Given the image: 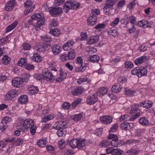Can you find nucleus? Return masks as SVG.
I'll list each match as a JSON object with an SVG mask.
<instances>
[{
    "label": "nucleus",
    "instance_id": "1",
    "mask_svg": "<svg viewBox=\"0 0 155 155\" xmlns=\"http://www.w3.org/2000/svg\"><path fill=\"white\" fill-rule=\"evenodd\" d=\"M28 78H21L15 77L12 81V85L15 87L18 88L22 86L24 83L28 82Z\"/></svg>",
    "mask_w": 155,
    "mask_h": 155
},
{
    "label": "nucleus",
    "instance_id": "2",
    "mask_svg": "<svg viewBox=\"0 0 155 155\" xmlns=\"http://www.w3.org/2000/svg\"><path fill=\"white\" fill-rule=\"evenodd\" d=\"M80 5L79 3L75 1H69L64 4L63 8L65 12H68L70 9L77 8Z\"/></svg>",
    "mask_w": 155,
    "mask_h": 155
},
{
    "label": "nucleus",
    "instance_id": "3",
    "mask_svg": "<svg viewBox=\"0 0 155 155\" xmlns=\"http://www.w3.org/2000/svg\"><path fill=\"white\" fill-rule=\"evenodd\" d=\"M34 125V121L32 120L27 119L25 120L23 125H21L18 127V129L24 131Z\"/></svg>",
    "mask_w": 155,
    "mask_h": 155
},
{
    "label": "nucleus",
    "instance_id": "4",
    "mask_svg": "<svg viewBox=\"0 0 155 155\" xmlns=\"http://www.w3.org/2000/svg\"><path fill=\"white\" fill-rule=\"evenodd\" d=\"M19 94L18 90L12 89L8 91L5 94V99L10 101L17 96Z\"/></svg>",
    "mask_w": 155,
    "mask_h": 155
},
{
    "label": "nucleus",
    "instance_id": "5",
    "mask_svg": "<svg viewBox=\"0 0 155 155\" xmlns=\"http://www.w3.org/2000/svg\"><path fill=\"white\" fill-rule=\"evenodd\" d=\"M44 80L47 81H52L55 79L54 76L48 70H43L42 71Z\"/></svg>",
    "mask_w": 155,
    "mask_h": 155
},
{
    "label": "nucleus",
    "instance_id": "6",
    "mask_svg": "<svg viewBox=\"0 0 155 155\" xmlns=\"http://www.w3.org/2000/svg\"><path fill=\"white\" fill-rule=\"evenodd\" d=\"M50 46V44H49L44 43H40L36 46V49L38 52H43L49 50Z\"/></svg>",
    "mask_w": 155,
    "mask_h": 155
},
{
    "label": "nucleus",
    "instance_id": "7",
    "mask_svg": "<svg viewBox=\"0 0 155 155\" xmlns=\"http://www.w3.org/2000/svg\"><path fill=\"white\" fill-rule=\"evenodd\" d=\"M106 153L111 154V155H121L124 152L119 148L114 149L113 147H109L106 150Z\"/></svg>",
    "mask_w": 155,
    "mask_h": 155
},
{
    "label": "nucleus",
    "instance_id": "8",
    "mask_svg": "<svg viewBox=\"0 0 155 155\" xmlns=\"http://www.w3.org/2000/svg\"><path fill=\"white\" fill-rule=\"evenodd\" d=\"M25 5L26 8L24 13L25 14H28L32 11L34 8V6L32 2L30 0H28L25 3Z\"/></svg>",
    "mask_w": 155,
    "mask_h": 155
},
{
    "label": "nucleus",
    "instance_id": "9",
    "mask_svg": "<svg viewBox=\"0 0 155 155\" xmlns=\"http://www.w3.org/2000/svg\"><path fill=\"white\" fill-rule=\"evenodd\" d=\"M49 11L52 16L61 14L62 12V8L59 7H51L50 8Z\"/></svg>",
    "mask_w": 155,
    "mask_h": 155
},
{
    "label": "nucleus",
    "instance_id": "10",
    "mask_svg": "<svg viewBox=\"0 0 155 155\" xmlns=\"http://www.w3.org/2000/svg\"><path fill=\"white\" fill-rule=\"evenodd\" d=\"M74 44V42L73 40H69L63 45V49L65 51L70 50L72 48Z\"/></svg>",
    "mask_w": 155,
    "mask_h": 155
},
{
    "label": "nucleus",
    "instance_id": "11",
    "mask_svg": "<svg viewBox=\"0 0 155 155\" xmlns=\"http://www.w3.org/2000/svg\"><path fill=\"white\" fill-rule=\"evenodd\" d=\"M115 4L114 0H106L105 2V6L103 8L104 12L107 13L108 12L107 9L111 8Z\"/></svg>",
    "mask_w": 155,
    "mask_h": 155
},
{
    "label": "nucleus",
    "instance_id": "12",
    "mask_svg": "<svg viewBox=\"0 0 155 155\" xmlns=\"http://www.w3.org/2000/svg\"><path fill=\"white\" fill-rule=\"evenodd\" d=\"M140 114L138 113H137L133 117L130 118H129V116L127 115H125L121 116L119 118V120L120 121H122L124 120H129L130 121H133L136 119L139 116Z\"/></svg>",
    "mask_w": 155,
    "mask_h": 155
},
{
    "label": "nucleus",
    "instance_id": "13",
    "mask_svg": "<svg viewBox=\"0 0 155 155\" xmlns=\"http://www.w3.org/2000/svg\"><path fill=\"white\" fill-rule=\"evenodd\" d=\"M97 101V98L95 94L89 96L87 99V103L88 104L92 105L95 103Z\"/></svg>",
    "mask_w": 155,
    "mask_h": 155
},
{
    "label": "nucleus",
    "instance_id": "14",
    "mask_svg": "<svg viewBox=\"0 0 155 155\" xmlns=\"http://www.w3.org/2000/svg\"><path fill=\"white\" fill-rule=\"evenodd\" d=\"M97 20V16L95 15H93L87 18V24L88 25L93 26L96 23Z\"/></svg>",
    "mask_w": 155,
    "mask_h": 155
},
{
    "label": "nucleus",
    "instance_id": "15",
    "mask_svg": "<svg viewBox=\"0 0 155 155\" xmlns=\"http://www.w3.org/2000/svg\"><path fill=\"white\" fill-rule=\"evenodd\" d=\"M98 35L91 36L89 37L87 41V43L89 45H92L96 43L99 39Z\"/></svg>",
    "mask_w": 155,
    "mask_h": 155
},
{
    "label": "nucleus",
    "instance_id": "16",
    "mask_svg": "<svg viewBox=\"0 0 155 155\" xmlns=\"http://www.w3.org/2000/svg\"><path fill=\"white\" fill-rule=\"evenodd\" d=\"M101 121L104 124H108L112 122V117L109 116H104L100 118Z\"/></svg>",
    "mask_w": 155,
    "mask_h": 155
},
{
    "label": "nucleus",
    "instance_id": "17",
    "mask_svg": "<svg viewBox=\"0 0 155 155\" xmlns=\"http://www.w3.org/2000/svg\"><path fill=\"white\" fill-rule=\"evenodd\" d=\"M15 0H11L8 2L5 5V9L7 11L12 10L14 8L15 5Z\"/></svg>",
    "mask_w": 155,
    "mask_h": 155
},
{
    "label": "nucleus",
    "instance_id": "18",
    "mask_svg": "<svg viewBox=\"0 0 155 155\" xmlns=\"http://www.w3.org/2000/svg\"><path fill=\"white\" fill-rule=\"evenodd\" d=\"M48 67L51 70L56 71L58 70V68L56 66V63L52 61H49L47 63Z\"/></svg>",
    "mask_w": 155,
    "mask_h": 155
},
{
    "label": "nucleus",
    "instance_id": "19",
    "mask_svg": "<svg viewBox=\"0 0 155 155\" xmlns=\"http://www.w3.org/2000/svg\"><path fill=\"white\" fill-rule=\"evenodd\" d=\"M141 107H143L146 108L151 107L153 104V102L150 101H145L139 103Z\"/></svg>",
    "mask_w": 155,
    "mask_h": 155
},
{
    "label": "nucleus",
    "instance_id": "20",
    "mask_svg": "<svg viewBox=\"0 0 155 155\" xmlns=\"http://www.w3.org/2000/svg\"><path fill=\"white\" fill-rule=\"evenodd\" d=\"M78 148L82 149L87 144V141L84 139H78Z\"/></svg>",
    "mask_w": 155,
    "mask_h": 155
},
{
    "label": "nucleus",
    "instance_id": "21",
    "mask_svg": "<svg viewBox=\"0 0 155 155\" xmlns=\"http://www.w3.org/2000/svg\"><path fill=\"white\" fill-rule=\"evenodd\" d=\"M31 18L34 20H42L44 16L41 13H35L31 16Z\"/></svg>",
    "mask_w": 155,
    "mask_h": 155
},
{
    "label": "nucleus",
    "instance_id": "22",
    "mask_svg": "<svg viewBox=\"0 0 155 155\" xmlns=\"http://www.w3.org/2000/svg\"><path fill=\"white\" fill-rule=\"evenodd\" d=\"M52 51L53 54L56 55L61 51L60 46L58 44H56L53 46L52 47Z\"/></svg>",
    "mask_w": 155,
    "mask_h": 155
},
{
    "label": "nucleus",
    "instance_id": "23",
    "mask_svg": "<svg viewBox=\"0 0 155 155\" xmlns=\"http://www.w3.org/2000/svg\"><path fill=\"white\" fill-rule=\"evenodd\" d=\"M107 33L110 37H115L117 35V30L115 28H111L108 31Z\"/></svg>",
    "mask_w": 155,
    "mask_h": 155
},
{
    "label": "nucleus",
    "instance_id": "24",
    "mask_svg": "<svg viewBox=\"0 0 155 155\" xmlns=\"http://www.w3.org/2000/svg\"><path fill=\"white\" fill-rule=\"evenodd\" d=\"M29 93L31 94H36L38 92V89L37 87L33 86L32 85L28 86V87Z\"/></svg>",
    "mask_w": 155,
    "mask_h": 155
},
{
    "label": "nucleus",
    "instance_id": "25",
    "mask_svg": "<svg viewBox=\"0 0 155 155\" xmlns=\"http://www.w3.org/2000/svg\"><path fill=\"white\" fill-rule=\"evenodd\" d=\"M146 58V57L145 56L137 58L135 61V64L137 65H140L145 61Z\"/></svg>",
    "mask_w": 155,
    "mask_h": 155
},
{
    "label": "nucleus",
    "instance_id": "26",
    "mask_svg": "<svg viewBox=\"0 0 155 155\" xmlns=\"http://www.w3.org/2000/svg\"><path fill=\"white\" fill-rule=\"evenodd\" d=\"M122 87L118 83H115L112 87L111 90L112 91L117 93L121 91Z\"/></svg>",
    "mask_w": 155,
    "mask_h": 155
},
{
    "label": "nucleus",
    "instance_id": "27",
    "mask_svg": "<svg viewBox=\"0 0 155 155\" xmlns=\"http://www.w3.org/2000/svg\"><path fill=\"white\" fill-rule=\"evenodd\" d=\"M78 139H74L69 141V144L71 147L74 148L78 147Z\"/></svg>",
    "mask_w": 155,
    "mask_h": 155
},
{
    "label": "nucleus",
    "instance_id": "28",
    "mask_svg": "<svg viewBox=\"0 0 155 155\" xmlns=\"http://www.w3.org/2000/svg\"><path fill=\"white\" fill-rule=\"evenodd\" d=\"M110 145V142L107 140H102L100 143L99 146L103 148H106Z\"/></svg>",
    "mask_w": 155,
    "mask_h": 155
},
{
    "label": "nucleus",
    "instance_id": "29",
    "mask_svg": "<svg viewBox=\"0 0 155 155\" xmlns=\"http://www.w3.org/2000/svg\"><path fill=\"white\" fill-rule=\"evenodd\" d=\"M44 23L43 20H39L34 25V28L36 31L40 29L41 27L42 26Z\"/></svg>",
    "mask_w": 155,
    "mask_h": 155
},
{
    "label": "nucleus",
    "instance_id": "30",
    "mask_svg": "<svg viewBox=\"0 0 155 155\" xmlns=\"http://www.w3.org/2000/svg\"><path fill=\"white\" fill-rule=\"evenodd\" d=\"M148 21L145 20H143L139 21L137 23V25L138 26L140 27H143L144 28L148 27Z\"/></svg>",
    "mask_w": 155,
    "mask_h": 155
},
{
    "label": "nucleus",
    "instance_id": "31",
    "mask_svg": "<svg viewBox=\"0 0 155 155\" xmlns=\"http://www.w3.org/2000/svg\"><path fill=\"white\" fill-rule=\"evenodd\" d=\"M147 72V69L145 68L139 67V73L138 74V77L140 78L142 76L146 75Z\"/></svg>",
    "mask_w": 155,
    "mask_h": 155
},
{
    "label": "nucleus",
    "instance_id": "32",
    "mask_svg": "<svg viewBox=\"0 0 155 155\" xmlns=\"http://www.w3.org/2000/svg\"><path fill=\"white\" fill-rule=\"evenodd\" d=\"M49 33L54 36L56 37L60 35L61 31L59 29L55 28L54 29L50 30Z\"/></svg>",
    "mask_w": 155,
    "mask_h": 155
},
{
    "label": "nucleus",
    "instance_id": "33",
    "mask_svg": "<svg viewBox=\"0 0 155 155\" xmlns=\"http://www.w3.org/2000/svg\"><path fill=\"white\" fill-rule=\"evenodd\" d=\"M18 23L17 21H15L11 25L8 26L6 28V32H9L13 30L17 26Z\"/></svg>",
    "mask_w": 155,
    "mask_h": 155
},
{
    "label": "nucleus",
    "instance_id": "34",
    "mask_svg": "<svg viewBox=\"0 0 155 155\" xmlns=\"http://www.w3.org/2000/svg\"><path fill=\"white\" fill-rule=\"evenodd\" d=\"M139 122L140 124L143 126L148 125L149 124L147 119L144 117H142L140 119Z\"/></svg>",
    "mask_w": 155,
    "mask_h": 155
},
{
    "label": "nucleus",
    "instance_id": "35",
    "mask_svg": "<svg viewBox=\"0 0 155 155\" xmlns=\"http://www.w3.org/2000/svg\"><path fill=\"white\" fill-rule=\"evenodd\" d=\"M12 121V119L11 117L6 116L2 118L1 123L2 124H7L11 122Z\"/></svg>",
    "mask_w": 155,
    "mask_h": 155
},
{
    "label": "nucleus",
    "instance_id": "36",
    "mask_svg": "<svg viewBox=\"0 0 155 155\" xmlns=\"http://www.w3.org/2000/svg\"><path fill=\"white\" fill-rule=\"evenodd\" d=\"M83 91V89L81 87H78L72 91L73 94L74 95H78L81 94Z\"/></svg>",
    "mask_w": 155,
    "mask_h": 155
},
{
    "label": "nucleus",
    "instance_id": "37",
    "mask_svg": "<svg viewBox=\"0 0 155 155\" xmlns=\"http://www.w3.org/2000/svg\"><path fill=\"white\" fill-rule=\"evenodd\" d=\"M47 143V140L45 139L42 138L38 140V145L41 147H44L45 146Z\"/></svg>",
    "mask_w": 155,
    "mask_h": 155
},
{
    "label": "nucleus",
    "instance_id": "38",
    "mask_svg": "<svg viewBox=\"0 0 155 155\" xmlns=\"http://www.w3.org/2000/svg\"><path fill=\"white\" fill-rule=\"evenodd\" d=\"M32 60L35 62H39L42 61L41 57L38 54H34L32 57Z\"/></svg>",
    "mask_w": 155,
    "mask_h": 155
},
{
    "label": "nucleus",
    "instance_id": "39",
    "mask_svg": "<svg viewBox=\"0 0 155 155\" xmlns=\"http://www.w3.org/2000/svg\"><path fill=\"white\" fill-rule=\"evenodd\" d=\"M54 117V114L53 113L51 114H50L42 118V122H46L48 121L53 119Z\"/></svg>",
    "mask_w": 155,
    "mask_h": 155
},
{
    "label": "nucleus",
    "instance_id": "40",
    "mask_svg": "<svg viewBox=\"0 0 155 155\" xmlns=\"http://www.w3.org/2000/svg\"><path fill=\"white\" fill-rule=\"evenodd\" d=\"M139 106V105L137 104H134L131 107L130 112V114L133 115L138 110Z\"/></svg>",
    "mask_w": 155,
    "mask_h": 155
},
{
    "label": "nucleus",
    "instance_id": "41",
    "mask_svg": "<svg viewBox=\"0 0 155 155\" xmlns=\"http://www.w3.org/2000/svg\"><path fill=\"white\" fill-rule=\"evenodd\" d=\"M18 101L22 104H26L28 101V97L26 95H22L18 98Z\"/></svg>",
    "mask_w": 155,
    "mask_h": 155
},
{
    "label": "nucleus",
    "instance_id": "42",
    "mask_svg": "<svg viewBox=\"0 0 155 155\" xmlns=\"http://www.w3.org/2000/svg\"><path fill=\"white\" fill-rule=\"evenodd\" d=\"M108 90L106 88L102 87L99 89L97 92V94L100 96H103L107 92Z\"/></svg>",
    "mask_w": 155,
    "mask_h": 155
},
{
    "label": "nucleus",
    "instance_id": "43",
    "mask_svg": "<svg viewBox=\"0 0 155 155\" xmlns=\"http://www.w3.org/2000/svg\"><path fill=\"white\" fill-rule=\"evenodd\" d=\"M90 80L86 77L80 78L78 80V83L79 84H82L85 82H87V83H90Z\"/></svg>",
    "mask_w": 155,
    "mask_h": 155
},
{
    "label": "nucleus",
    "instance_id": "44",
    "mask_svg": "<svg viewBox=\"0 0 155 155\" xmlns=\"http://www.w3.org/2000/svg\"><path fill=\"white\" fill-rule=\"evenodd\" d=\"M11 59L8 56L5 55L2 58V62L5 65L8 64L10 62Z\"/></svg>",
    "mask_w": 155,
    "mask_h": 155
},
{
    "label": "nucleus",
    "instance_id": "45",
    "mask_svg": "<svg viewBox=\"0 0 155 155\" xmlns=\"http://www.w3.org/2000/svg\"><path fill=\"white\" fill-rule=\"evenodd\" d=\"M76 54L74 50L68 52V58L69 60H72L75 57Z\"/></svg>",
    "mask_w": 155,
    "mask_h": 155
},
{
    "label": "nucleus",
    "instance_id": "46",
    "mask_svg": "<svg viewBox=\"0 0 155 155\" xmlns=\"http://www.w3.org/2000/svg\"><path fill=\"white\" fill-rule=\"evenodd\" d=\"M125 92L127 96H132L134 95L135 94V91H131L128 88L125 89Z\"/></svg>",
    "mask_w": 155,
    "mask_h": 155
},
{
    "label": "nucleus",
    "instance_id": "47",
    "mask_svg": "<svg viewBox=\"0 0 155 155\" xmlns=\"http://www.w3.org/2000/svg\"><path fill=\"white\" fill-rule=\"evenodd\" d=\"M90 61L93 62H98L99 59L100 58L98 56L94 55L91 56L90 57Z\"/></svg>",
    "mask_w": 155,
    "mask_h": 155
},
{
    "label": "nucleus",
    "instance_id": "48",
    "mask_svg": "<svg viewBox=\"0 0 155 155\" xmlns=\"http://www.w3.org/2000/svg\"><path fill=\"white\" fill-rule=\"evenodd\" d=\"M57 133L59 137H63L65 135L66 132L65 129H59L58 130Z\"/></svg>",
    "mask_w": 155,
    "mask_h": 155
},
{
    "label": "nucleus",
    "instance_id": "49",
    "mask_svg": "<svg viewBox=\"0 0 155 155\" xmlns=\"http://www.w3.org/2000/svg\"><path fill=\"white\" fill-rule=\"evenodd\" d=\"M80 66L77 67L76 68L75 71L76 72H82L86 69V67L85 64L80 65Z\"/></svg>",
    "mask_w": 155,
    "mask_h": 155
},
{
    "label": "nucleus",
    "instance_id": "50",
    "mask_svg": "<svg viewBox=\"0 0 155 155\" xmlns=\"http://www.w3.org/2000/svg\"><path fill=\"white\" fill-rule=\"evenodd\" d=\"M124 66L126 68H130L133 67L134 64L133 63L130 61H125L124 63Z\"/></svg>",
    "mask_w": 155,
    "mask_h": 155
},
{
    "label": "nucleus",
    "instance_id": "51",
    "mask_svg": "<svg viewBox=\"0 0 155 155\" xmlns=\"http://www.w3.org/2000/svg\"><path fill=\"white\" fill-rule=\"evenodd\" d=\"M120 20V19L119 18L117 17L115 18L114 20L110 22V25L114 27L116 26L117 25L119 22Z\"/></svg>",
    "mask_w": 155,
    "mask_h": 155
},
{
    "label": "nucleus",
    "instance_id": "52",
    "mask_svg": "<svg viewBox=\"0 0 155 155\" xmlns=\"http://www.w3.org/2000/svg\"><path fill=\"white\" fill-rule=\"evenodd\" d=\"M66 76V74L64 72H61L60 74L59 77L58 78H57L56 80V81L57 82H59L65 78Z\"/></svg>",
    "mask_w": 155,
    "mask_h": 155
},
{
    "label": "nucleus",
    "instance_id": "53",
    "mask_svg": "<svg viewBox=\"0 0 155 155\" xmlns=\"http://www.w3.org/2000/svg\"><path fill=\"white\" fill-rule=\"evenodd\" d=\"M82 117V115L81 114H79L75 115L74 116H73L71 118L73 119L75 121H78L81 119Z\"/></svg>",
    "mask_w": 155,
    "mask_h": 155
},
{
    "label": "nucleus",
    "instance_id": "54",
    "mask_svg": "<svg viewBox=\"0 0 155 155\" xmlns=\"http://www.w3.org/2000/svg\"><path fill=\"white\" fill-rule=\"evenodd\" d=\"M27 62V60L25 58H21L18 61V64L20 66H22L25 65Z\"/></svg>",
    "mask_w": 155,
    "mask_h": 155
},
{
    "label": "nucleus",
    "instance_id": "55",
    "mask_svg": "<svg viewBox=\"0 0 155 155\" xmlns=\"http://www.w3.org/2000/svg\"><path fill=\"white\" fill-rule=\"evenodd\" d=\"M86 51L87 52L89 53L94 54L97 52V50L94 47H91L87 48Z\"/></svg>",
    "mask_w": 155,
    "mask_h": 155
},
{
    "label": "nucleus",
    "instance_id": "56",
    "mask_svg": "<svg viewBox=\"0 0 155 155\" xmlns=\"http://www.w3.org/2000/svg\"><path fill=\"white\" fill-rule=\"evenodd\" d=\"M121 61L120 57L118 56L115 57V58L112 59L111 60V63L113 64H115L118 63Z\"/></svg>",
    "mask_w": 155,
    "mask_h": 155
},
{
    "label": "nucleus",
    "instance_id": "57",
    "mask_svg": "<svg viewBox=\"0 0 155 155\" xmlns=\"http://www.w3.org/2000/svg\"><path fill=\"white\" fill-rule=\"evenodd\" d=\"M118 128V124H115L111 127L109 132L110 133L114 132L117 130Z\"/></svg>",
    "mask_w": 155,
    "mask_h": 155
},
{
    "label": "nucleus",
    "instance_id": "58",
    "mask_svg": "<svg viewBox=\"0 0 155 155\" xmlns=\"http://www.w3.org/2000/svg\"><path fill=\"white\" fill-rule=\"evenodd\" d=\"M105 25L103 23H99L97 24L94 27L95 29L96 30H99L101 29L104 28L105 27Z\"/></svg>",
    "mask_w": 155,
    "mask_h": 155
},
{
    "label": "nucleus",
    "instance_id": "59",
    "mask_svg": "<svg viewBox=\"0 0 155 155\" xmlns=\"http://www.w3.org/2000/svg\"><path fill=\"white\" fill-rule=\"evenodd\" d=\"M118 139L116 140H113L111 141L110 142V145H111L114 147H119L118 142Z\"/></svg>",
    "mask_w": 155,
    "mask_h": 155
},
{
    "label": "nucleus",
    "instance_id": "60",
    "mask_svg": "<svg viewBox=\"0 0 155 155\" xmlns=\"http://www.w3.org/2000/svg\"><path fill=\"white\" fill-rule=\"evenodd\" d=\"M132 75H137L138 77V74L139 73V67H137L134 68L131 71Z\"/></svg>",
    "mask_w": 155,
    "mask_h": 155
},
{
    "label": "nucleus",
    "instance_id": "61",
    "mask_svg": "<svg viewBox=\"0 0 155 155\" xmlns=\"http://www.w3.org/2000/svg\"><path fill=\"white\" fill-rule=\"evenodd\" d=\"M34 77L35 78L39 80H44L43 72L41 74H35L34 75Z\"/></svg>",
    "mask_w": 155,
    "mask_h": 155
},
{
    "label": "nucleus",
    "instance_id": "62",
    "mask_svg": "<svg viewBox=\"0 0 155 155\" xmlns=\"http://www.w3.org/2000/svg\"><path fill=\"white\" fill-rule=\"evenodd\" d=\"M22 47L24 50H30L31 48L30 45L28 43H25L22 45Z\"/></svg>",
    "mask_w": 155,
    "mask_h": 155
},
{
    "label": "nucleus",
    "instance_id": "63",
    "mask_svg": "<svg viewBox=\"0 0 155 155\" xmlns=\"http://www.w3.org/2000/svg\"><path fill=\"white\" fill-rule=\"evenodd\" d=\"M41 39L46 42H49L51 41V37L48 35H46L44 37H41Z\"/></svg>",
    "mask_w": 155,
    "mask_h": 155
},
{
    "label": "nucleus",
    "instance_id": "64",
    "mask_svg": "<svg viewBox=\"0 0 155 155\" xmlns=\"http://www.w3.org/2000/svg\"><path fill=\"white\" fill-rule=\"evenodd\" d=\"M124 155H136V153L134 150H129L125 152Z\"/></svg>",
    "mask_w": 155,
    "mask_h": 155
}]
</instances>
